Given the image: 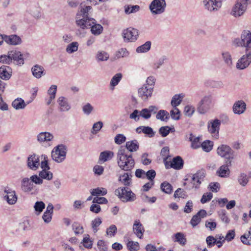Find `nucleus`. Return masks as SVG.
Returning a JSON list of instances; mask_svg holds the SVG:
<instances>
[{
	"instance_id": "obj_13",
	"label": "nucleus",
	"mask_w": 251,
	"mask_h": 251,
	"mask_svg": "<svg viewBox=\"0 0 251 251\" xmlns=\"http://www.w3.org/2000/svg\"><path fill=\"white\" fill-rule=\"evenodd\" d=\"M205 9L210 12L218 11L222 6V0H203Z\"/></svg>"
},
{
	"instance_id": "obj_51",
	"label": "nucleus",
	"mask_w": 251,
	"mask_h": 251,
	"mask_svg": "<svg viewBox=\"0 0 251 251\" xmlns=\"http://www.w3.org/2000/svg\"><path fill=\"white\" fill-rule=\"evenodd\" d=\"M127 248L129 251H137L139 250V244L137 242L129 241L127 243Z\"/></svg>"
},
{
	"instance_id": "obj_25",
	"label": "nucleus",
	"mask_w": 251,
	"mask_h": 251,
	"mask_svg": "<svg viewBox=\"0 0 251 251\" xmlns=\"http://www.w3.org/2000/svg\"><path fill=\"white\" fill-rule=\"evenodd\" d=\"M246 108V104L243 100L236 101L233 106V111L236 114L243 113Z\"/></svg>"
},
{
	"instance_id": "obj_56",
	"label": "nucleus",
	"mask_w": 251,
	"mask_h": 251,
	"mask_svg": "<svg viewBox=\"0 0 251 251\" xmlns=\"http://www.w3.org/2000/svg\"><path fill=\"white\" fill-rule=\"evenodd\" d=\"M102 221L100 218L98 217L92 221V228L93 231L96 233L98 230V226L101 224Z\"/></svg>"
},
{
	"instance_id": "obj_8",
	"label": "nucleus",
	"mask_w": 251,
	"mask_h": 251,
	"mask_svg": "<svg viewBox=\"0 0 251 251\" xmlns=\"http://www.w3.org/2000/svg\"><path fill=\"white\" fill-rule=\"evenodd\" d=\"M2 195L3 200L10 205L15 204L17 201L18 197L15 191L10 187L4 188Z\"/></svg>"
},
{
	"instance_id": "obj_30",
	"label": "nucleus",
	"mask_w": 251,
	"mask_h": 251,
	"mask_svg": "<svg viewBox=\"0 0 251 251\" xmlns=\"http://www.w3.org/2000/svg\"><path fill=\"white\" fill-rule=\"evenodd\" d=\"M5 42L10 45H17L22 43V39L17 35H5Z\"/></svg>"
},
{
	"instance_id": "obj_22",
	"label": "nucleus",
	"mask_w": 251,
	"mask_h": 251,
	"mask_svg": "<svg viewBox=\"0 0 251 251\" xmlns=\"http://www.w3.org/2000/svg\"><path fill=\"white\" fill-rule=\"evenodd\" d=\"M34 184H32L30 178L24 177L21 180V189L24 192H30L33 189Z\"/></svg>"
},
{
	"instance_id": "obj_4",
	"label": "nucleus",
	"mask_w": 251,
	"mask_h": 251,
	"mask_svg": "<svg viewBox=\"0 0 251 251\" xmlns=\"http://www.w3.org/2000/svg\"><path fill=\"white\" fill-rule=\"evenodd\" d=\"M115 194L124 202L133 201L135 199V194L128 187H120L115 191Z\"/></svg>"
},
{
	"instance_id": "obj_54",
	"label": "nucleus",
	"mask_w": 251,
	"mask_h": 251,
	"mask_svg": "<svg viewBox=\"0 0 251 251\" xmlns=\"http://www.w3.org/2000/svg\"><path fill=\"white\" fill-rule=\"evenodd\" d=\"M102 126L103 123L101 121H99L94 123L92 127L91 133L93 134H96L99 131H100Z\"/></svg>"
},
{
	"instance_id": "obj_62",
	"label": "nucleus",
	"mask_w": 251,
	"mask_h": 251,
	"mask_svg": "<svg viewBox=\"0 0 251 251\" xmlns=\"http://www.w3.org/2000/svg\"><path fill=\"white\" fill-rule=\"evenodd\" d=\"M126 140V136L123 134H118L114 138V142L118 145H121Z\"/></svg>"
},
{
	"instance_id": "obj_58",
	"label": "nucleus",
	"mask_w": 251,
	"mask_h": 251,
	"mask_svg": "<svg viewBox=\"0 0 251 251\" xmlns=\"http://www.w3.org/2000/svg\"><path fill=\"white\" fill-rule=\"evenodd\" d=\"M180 111L177 107H173L170 111L171 118L175 120H178L180 118Z\"/></svg>"
},
{
	"instance_id": "obj_7",
	"label": "nucleus",
	"mask_w": 251,
	"mask_h": 251,
	"mask_svg": "<svg viewBox=\"0 0 251 251\" xmlns=\"http://www.w3.org/2000/svg\"><path fill=\"white\" fill-rule=\"evenodd\" d=\"M212 98L210 96H205L200 100L197 105V111L201 114L207 113L210 108Z\"/></svg>"
},
{
	"instance_id": "obj_9",
	"label": "nucleus",
	"mask_w": 251,
	"mask_h": 251,
	"mask_svg": "<svg viewBox=\"0 0 251 251\" xmlns=\"http://www.w3.org/2000/svg\"><path fill=\"white\" fill-rule=\"evenodd\" d=\"M205 171L203 170L198 171L193 174L191 180V186L189 188V189H198L205 177Z\"/></svg>"
},
{
	"instance_id": "obj_33",
	"label": "nucleus",
	"mask_w": 251,
	"mask_h": 251,
	"mask_svg": "<svg viewBox=\"0 0 251 251\" xmlns=\"http://www.w3.org/2000/svg\"><path fill=\"white\" fill-rule=\"evenodd\" d=\"M132 175L130 172L125 173L119 176V180L126 186H129L131 183Z\"/></svg>"
},
{
	"instance_id": "obj_14",
	"label": "nucleus",
	"mask_w": 251,
	"mask_h": 251,
	"mask_svg": "<svg viewBox=\"0 0 251 251\" xmlns=\"http://www.w3.org/2000/svg\"><path fill=\"white\" fill-rule=\"evenodd\" d=\"M153 89L143 85L138 89V97L143 101H147L152 96Z\"/></svg>"
},
{
	"instance_id": "obj_41",
	"label": "nucleus",
	"mask_w": 251,
	"mask_h": 251,
	"mask_svg": "<svg viewBox=\"0 0 251 251\" xmlns=\"http://www.w3.org/2000/svg\"><path fill=\"white\" fill-rule=\"evenodd\" d=\"M107 190L102 187H98L91 189L90 193L92 196H104L107 194Z\"/></svg>"
},
{
	"instance_id": "obj_47",
	"label": "nucleus",
	"mask_w": 251,
	"mask_h": 251,
	"mask_svg": "<svg viewBox=\"0 0 251 251\" xmlns=\"http://www.w3.org/2000/svg\"><path fill=\"white\" fill-rule=\"evenodd\" d=\"M78 43L77 42H73L69 44L66 49V51L68 53H73L78 50Z\"/></svg>"
},
{
	"instance_id": "obj_42",
	"label": "nucleus",
	"mask_w": 251,
	"mask_h": 251,
	"mask_svg": "<svg viewBox=\"0 0 251 251\" xmlns=\"http://www.w3.org/2000/svg\"><path fill=\"white\" fill-rule=\"evenodd\" d=\"M169 117L168 112L164 110H159L156 115V119L162 121H167L169 119Z\"/></svg>"
},
{
	"instance_id": "obj_10",
	"label": "nucleus",
	"mask_w": 251,
	"mask_h": 251,
	"mask_svg": "<svg viewBox=\"0 0 251 251\" xmlns=\"http://www.w3.org/2000/svg\"><path fill=\"white\" fill-rule=\"evenodd\" d=\"M138 35V30L132 27L124 29L122 32V36L126 42H134L137 40Z\"/></svg>"
},
{
	"instance_id": "obj_46",
	"label": "nucleus",
	"mask_w": 251,
	"mask_h": 251,
	"mask_svg": "<svg viewBox=\"0 0 251 251\" xmlns=\"http://www.w3.org/2000/svg\"><path fill=\"white\" fill-rule=\"evenodd\" d=\"M49 170H42L39 173V176L41 178L50 180L52 178L53 174L52 173L49 171Z\"/></svg>"
},
{
	"instance_id": "obj_57",
	"label": "nucleus",
	"mask_w": 251,
	"mask_h": 251,
	"mask_svg": "<svg viewBox=\"0 0 251 251\" xmlns=\"http://www.w3.org/2000/svg\"><path fill=\"white\" fill-rule=\"evenodd\" d=\"M175 242H177L180 244L184 245L186 242V239L182 233L178 232L175 234Z\"/></svg>"
},
{
	"instance_id": "obj_3",
	"label": "nucleus",
	"mask_w": 251,
	"mask_h": 251,
	"mask_svg": "<svg viewBox=\"0 0 251 251\" xmlns=\"http://www.w3.org/2000/svg\"><path fill=\"white\" fill-rule=\"evenodd\" d=\"M67 147L60 144L54 148L51 151L52 159L57 163L62 162L66 158Z\"/></svg>"
},
{
	"instance_id": "obj_29",
	"label": "nucleus",
	"mask_w": 251,
	"mask_h": 251,
	"mask_svg": "<svg viewBox=\"0 0 251 251\" xmlns=\"http://www.w3.org/2000/svg\"><path fill=\"white\" fill-rule=\"evenodd\" d=\"M226 163V165L221 166L217 171L219 176L222 177H226L229 174L230 171L228 167L231 166V161L227 160Z\"/></svg>"
},
{
	"instance_id": "obj_64",
	"label": "nucleus",
	"mask_w": 251,
	"mask_h": 251,
	"mask_svg": "<svg viewBox=\"0 0 251 251\" xmlns=\"http://www.w3.org/2000/svg\"><path fill=\"white\" fill-rule=\"evenodd\" d=\"M45 207V203L42 201H37L35 202L34 206V209L36 211L40 213Z\"/></svg>"
},
{
	"instance_id": "obj_15",
	"label": "nucleus",
	"mask_w": 251,
	"mask_h": 251,
	"mask_svg": "<svg viewBox=\"0 0 251 251\" xmlns=\"http://www.w3.org/2000/svg\"><path fill=\"white\" fill-rule=\"evenodd\" d=\"M251 63V52L246 51V54L243 55L236 63V68L239 70H243Z\"/></svg>"
},
{
	"instance_id": "obj_49",
	"label": "nucleus",
	"mask_w": 251,
	"mask_h": 251,
	"mask_svg": "<svg viewBox=\"0 0 251 251\" xmlns=\"http://www.w3.org/2000/svg\"><path fill=\"white\" fill-rule=\"evenodd\" d=\"M160 187L161 190L166 194H171L172 192L173 189L172 185L167 181L162 183Z\"/></svg>"
},
{
	"instance_id": "obj_18",
	"label": "nucleus",
	"mask_w": 251,
	"mask_h": 251,
	"mask_svg": "<svg viewBox=\"0 0 251 251\" xmlns=\"http://www.w3.org/2000/svg\"><path fill=\"white\" fill-rule=\"evenodd\" d=\"M28 167L33 170H36L40 166L39 156L35 154L30 155L27 159Z\"/></svg>"
},
{
	"instance_id": "obj_40",
	"label": "nucleus",
	"mask_w": 251,
	"mask_h": 251,
	"mask_svg": "<svg viewBox=\"0 0 251 251\" xmlns=\"http://www.w3.org/2000/svg\"><path fill=\"white\" fill-rule=\"evenodd\" d=\"M222 56L225 63L228 67H231L232 65V61L230 53L228 51L223 52L222 53Z\"/></svg>"
},
{
	"instance_id": "obj_38",
	"label": "nucleus",
	"mask_w": 251,
	"mask_h": 251,
	"mask_svg": "<svg viewBox=\"0 0 251 251\" xmlns=\"http://www.w3.org/2000/svg\"><path fill=\"white\" fill-rule=\"evenodd\" d=\"M109 57L108 53L103 50H99L96 55V58L98 61H106Z\"/></svg>"
},
{
	"instance_id": "obj_34",
	"label": "nucleus",
	"mask_w": 251,
	"mask_h": 251,
	"mask_svg": "<svg viewBox=\"0 0 251 251\" xmlns=\"http://www.w3.org/2000/svg\"><path fill=\"white\" fill-rule=\"evenodd\" d=\"M126 150L128 151L133 152L137 151L139 149V144L137 140H134L128 141L126 143Z\"/></svg>"
},
{
	"instance_id": "obj_36",
	"label": "nucleus",
	"mask_w": 251,
	"mask_h": 251,
	"mask_svg": "<svg viewBox=\"0 0 251 251\" xmlns=\"http://www.w3.org/2000/svg\"><path fill=\"white\" fill-rule=\"evenodd\" d=\"M184 98V95L182 94H176L174 95L171 100V104L173 107H176L179 105Z\"/></svg>"
},
{
	"instance_id": "obj_11",
	"label": "nucleus",
	"mask_w": 251,
	"mask_h": 251,
	"mask_svg": "<svg viewBox=\"0 0 251 251\" xmlns=\"http://www.w3.org/2000/svg\"><path fill=\"white\" fill-rule=\"evenodd\" d=\"M220 125L221 121L217 119L209 121L208 122V131L215 139H218L219 137V131Z\"/></svg>"
},
{
	"instance_id": "obj_6",
	"label": "nucleus",
	"mask_w": 251,
	"mask_h": 251,
	"mask_svg": "<svg viewBox=\"0 0 251 251\" xmlns=\"http://www.w3.org/2000/svg\"><path fill=\"white\" fill-rule=\"evenodd\" d=\"M166 3L165 0H153L149 5L151 13L153 15L163 13L166 9Z\"/></svg>"
},
{
	"instance_id": "obj_60",
	"label": "nucleus",
	"mask_w": 251,
	"mask_h": 251,
	"mask_svg": "<svg viewBox=\"0 0 251 251\" xmlns=\"http://www.w3.org/2000/svg\"><path fill=\"white\" fill-rule=\"evenodd\" d=\"M117 228L115 225H112L106 229V234L110 237H114L117 233Z\"/></svg>"
},
{
	"instance_id": "obj_32",
	"label": "nucleus",
	"mask_w": 251,
	"mask_h": 251,
	"mask_svg": "<svg viewBox=\"0 0 251 251\" xmlns=\"http://www.w3.org/2000/svg\"><path fill=\"white\" fill-rule=\"evenodd\" d=\"M27 104H26L24 100L22 98H17L12 102V107L16 110H20L24 109Z\"/></svg>"
},
{
	"instance_id": "obj_1",
	"label": "nucleus",
	"mask_w": 251,
	"mask_h": 251,
	"mask_svg": "<svg viewBox=\"0 0 251 251\" xmlns=\"http://www.w3.org/2000/svg\"><path fill=\"white\" fill-rule=\"evenodd\" d=\"M125 148L121 147L117 153L118 166L123 170L130 172L135 165V161L131 154H128Z\"/></svg>"
},
{
	"instance_id": "obj_16",
	"label": "nucleus",
	"mask_w": 251,
	"mask_h": 251,
	"mask_svg": "<svg viewBox=\"0 0 251 251\" xmlns=\"http://www.w3.org/2000/svg\"><path fill=\"white\" fill-rule=\"evenodd\" d=\"M183 160L179 156L175 157L171 162L166 161L165 162V165L167 169L172 168L176 170H180L182 169L183 166Z\"/></svg>"
},
{
	"instance_id": "obj_5",
	"label": "nucleus",
	"mask_w": 251,
	"mask_h": 251,
	"mask_svg": "<svg viewBox=\"0 0 251 251\" xmlns=\"http://www.w3.org/2000/svg\"><path fill=\"white\" fill-rule=\"evenodd\" d=\"M251 3V0H237L232 8L231 15L235 17L242 15L247 9V5Z\"/></svg>"
},
{
	"instance_id": "obj_20",
	"label": "nucleus",
	"mask_w": 251,
	"mask_h": 251,
	"mask_svg": "<svg viewBox=\"0 0 251 251\" xmlns=\"http://www.w3.org/2000/svg\"><path fill=\"white\" fill-rule=\"evenodd\" d=\"M207 214L205 210H200L196 215H194L191 220L190 224L194 227L197 226L201 221L202 218L206 217Z\"/></svg>"
},
{
	"instance_id": "obj_63",
	"label": "nucleus",
	"mask_w": 251,
	"mask_h": 251,
	"mask_svg": "<svg viewBox=\"0 0 251 251\" xmlns=\"http://www.w3.org/2000/svg\"><path fill=\"white\" fill-rule=\"evenodd\" d=\"M30 179L31 180L32 184L35 183L37 185H41L43 183V180L39 176L34 175L30 177Z\"/></svg>"
},
{
	"instance_id": "obj_52",
	"label": "nucleus",
	"mask_w": 251,
	"mask_h": 251,
	"mask_svg": "<svg viewBox=\"0 0 251 251\" xmlns=\"http://www.w3.org/2000/svg\"><path fill=\"white\" fill-rule=\"evenodd\" d=\"M72 228L75 235L81 234L83 233V227L78 223L74 222L72 224Z\"/></svg>"
},
{
	"instance_id": "obj_12",
	"label": "nucleus",
	"mask_w": 251,
	"mask_h": 251,
	"mask_svg": "<svg viewBox=\"0 0 251 251\" xmlns=\"http://www.w3.org/2000/svg\"><path fill=\"white\" fill-rule=\"evenodd\" d=\"M233 151L231 148L226 145H221L219 146L217 150V154L222 157L229 159L233 158Z\"/></svg>"
},
{
	"instance_id": "obj_24",
	"label": "nucleus",
	"mask_w": 251,
	"mask_h": 251,
	"mask_svg": "<svg viewBox=\"0 0 251 251\" xmlns=\"http://www.w3.org/2000/svg\"><path fill=\"white\" fill-rule=\"evenodd\" d=\"M57 102L59 106V110L62 112H66L71 109L68 100L64 97H60L57 99Z\"/></svg>"
},
{
	"instance_id": "obj_37",
	"label": "nucleus",
	"mask_w": 251,
	"mask_h": 251,
	"mask_svg": "<svg viewBox=\"0 0 251 251\" xmlns=\"http://www.w3.org/2000/svg\"><path fill=\"white\" fill-rule=\"evenodd\" d=\"M122 77V75L121 73L117 74L112 77L110 83L111 90H114V87L117 85L121 81Z\"/></svg>"
},
{
	"instance_id": "obj_26",
	"label": "nucleus",
	"mask_w": 251,
	"mask_h": 251,
	"mask_svg": "<svg viewBox=\"0 0 251 251\" xmlns=\"http://www.w3.org/2000/svg\"><path fill=\"white\" fill-rule=\"evenodd\" d=\"M9 52V57L11 60L16 61V63L19 65H23L24 63L23 54L19 51L11 50Z\"/></svg>"
},
{
	"instance_id": "obj_2",
	"label": "nucleus",
	"mask_w": 251,
	"mask_h": 251,
	"mask_svg": "<svg viewBox=\"0 0 251 251\" xmlns=\"http://www.w3.org/2000/svg\"><path fill=\"white\" fill-rule=\"evenodd\" d=\"M234 43L237 46H242L246 48V51L251 52V32L244 30L241 35V40L236 39Z\"/></svg>"
},
{
	"instance_id": "obj_53",
	"label": "nucleus",
	"mask_w": 251,
	"mask_h": 251,
	"mask_svg": "<svg viewBox=\"0 0 251 251\" xmlns=\"http://www.w3.org/2000/svg\"><path fill=\"white\" fill-rule=\"evenodd\" d=\"M213 146V142L209 140L204 141L201 144V146L202 150L206 152H209L212 149Z\"/></svg>"
},
{
	"instance_id": "obj_48",
	"label": "nucleus",
	"mask_w": 251,
	"mask_h": 251,
	"mask_svg": "<svg viewBox=\"0 0 251 251\" xmlns=\"http://www.w3.org/2000/svg\"><path fill=\"white\" fill-rule=\"evenodd\" d=\"M238 182L242 186L245 187L249 182V178L245 173H241L238 177Z\"/></svg>"
},
{
	"instance_id": "obj_43",
	"label": "nucleus",
	"mask_w": 251,
	"mask_h": 251,
	"mask_svg": "<svg viewBox=\"0 0 251 251\" xmlns=\"http://www.w3.org/2000/svg\"><path fill=\"white\" fill-rule=\"evenodd\" d=\"M167 60V56L165 55L162 56L156 61V62L153 63L152 66V68L155 70L159 69L160 67L162 66Z\"/></svg>"
},
{
	"instance_id": "obj_27",
	"label": "nucleus",
	"mask_w": 251,
	"mask_h": 251,
	"mask_svg": "<svg viewBox=\"0 0 251 251\" xmlns=\"http://www.w3.org/2000/svg\"><path fill=\"white\" fill-rule=\"evenodd\" d=\"M80 10L77 13V18H81V17L86 19L90 18L89 17V13L92 9L91 6L83 5V3L80 4Z\"/></svg>"
},
{
	"instance_id": "obj_55",
	"label": "nucleus",
	"mask_w": 251,
	"mask_h": 251,
	"mask_svg": "<svg viewBox=\"0 0 251 251\" xmlns=\"http://www.w3.org/2000/svg\"><path fill=\"white\" fill-rule=\"evenodd\" d=\"M140 9V6L139 5H128L125 7V11L126 14H130L135 13L138 11Z\"/></svg>"
},
{
	"instance_id": "obj_31",
	"label": "nucleus",
	"mask_w": 251,
	"mask_h": 251,
	"mask_svg": "<svg viewBox=\"0 0 251 251\" xmlns=\"http://www.w3.org/2000/svg\"><path fill=\"white\" fill-rule=\"evenodd\" d=\"M10 68L5 65H3L0 67V77L3 80L9 79L11 75L10 74Z\"/></svg>"
},
{
	"instance_id": "obj_28",
	"label": "nucleus",
	"mask_w": 251,
	"mask_h": 251,
	"mask_svg": "<svg viewBox=\"0 0 251 251\" xmlns=\"http://www.w3.org/2000/svg\"><path fill=\"white\" fill-rule=\"evenodd\" d=\"M133 230L134 233L138 238L141 239L143 237L145 230L142 225L140 223L139 221H135L133 226Z\"/></svg>"
},
{
	"instance_id": "obj_44",
	"label": "nucleus",
	"mask_w": 251,
	"mask_h": 251,
	"mask_svg": "<svg viewBox=\"0 0 251 251\" xmlns=\"http://www.w3.org/2000/svg\"><path fill=\"white\" fill-rule=\"evenodd\" d=\"M151 46V42L150 41L146 42L144 44L138 47L136 49V51L138 53H143L148 51Z\"/></svg>"
},
{
	"instance_id": "obj_17",
	"label": "nucleus",
	"mask_w": 251,
	"mask_h": 251,
	"mask_svg": "<svg viewBox=\"0 0 251 251\" xmlns=\"http://www.w3.org/2000/svg\"><path fill=\"white\" fill-rule=\"evenodd\" d=\"M76 24L81 29L89 28L92 24L95 23V20L93 18H76Z\"/></svg>"
},
{
	"instance_id": "obj_35",
	"label": "nucleus",
	"mask_w": 251,
	"mask_h": 251,
	"mask_svg": "<svg viewBox=\"0 0 251 251\" xmlns=\"http://www.w3.org/2000/svg\"><path fill=\"white\" fill-rule=\"evenodd\" d=\"M95 21V23L92 24V25L89 26L91 28V33L94 35L98 36L103 31V27L100 24H96Z\"/></svg>"
},
{
	"instance_id": "obj_50",
	"label": "nucleus",
	"mask_w": 251,
	"mask_h": 251,
	"mask_svg": "<svg viewBox=\"0 0 251 251\" xmlns=\"http://www.w3.org/2000/svg\"><path fill=\"white\" fill-rule=\"evenodd\" d=\"M129 55V52L125 48H121L115 53V59H119L121 57H126Z\"/></svg>"
},
{
	"instance_id": "obj_19",
	"label": "nucleus",
	"mask_w": 251,
	"mask_h": 251,
	"mask_svg": "<svg viewBox=\"0 0 251 251\" xmlns=\"http://www.w3.org/2000/svg\"><path fill=\"white\" fill-rule=\"evenodd\" d=\"M158 110V108L153 105L150 106L148 108L143 109L140 111V115L145 119H148L150 118L151 114L156 113Z\"/></svg>"
},
{
	"instance_id": "obj_61",
	"label": "nucleus",
	"mask_w": 251,
	"mask_h": 251,
	"mask_svg": "<svg viewBox=\"0 0 251 251\" xmlns=\"http://www.w3.org/2000/svg\"><path fill=\"white\" fill-rule=\"evenodd\" d=\"M195 111V108L192 105H186L184 107V112L186 116L191 117Z\"/></svg>"
},
{
	"instance_id": "obj_45",
	"label": "nucleus",
	"mask_w": 251,
	"mask_h": 251,
	"mask_svg": "<svg viewBox=\"0 0 251 251\" xmlns=\"http://www.w3.org/2000/svg\"><path fill=\"white\" fill-rule=\"evenodd\" d=\"M114 155L112 151H105L101 152L100 154V159L103 162L107 161L108 159L112 158Z\"/></svg>"
},
{
	"instance_id": "obj_39",
	"label": "nucleus",
	"mask_w": 251,
	"mask_h": 251,
	"mask_svg": "<svg viewBox=\"0 0 251 251\" xmlns=\"http://www.w3.org/2000/svg\"><path fill=\"white\" fill-rule=\"evenodd\" d=\"M189 140L191 142V147L194 149L199 148L201 145L199 137H195L192 133L190 134Z\"/></svg>"
},
{
	"instance_id": "obj_21",
	"label": "nucleus",
	"mask_w": 251,
	"mask_h": 251,
	"mask_svg": "<svg viewBox=\"0 0 251 251\" xmlns=\"http://www.w3.org/2000/svg\"><path fill=\"white\" fill-rule=\"evenodd\" d=\"M53 139V135L49 132H41L37 135V141L40 144L49 142Z\"/></svg>"
},
{
	"instance_id": "obj_23",
	"label": "nucleus",
	"mask_w": 251,
	"mask_h": 251,
	"mask_svg": "<svg viewBox=\"0 0 251 251\" xmlns=\"http://www.w3.org/2000/svg\"><path fill=\"white\" fill-rule=\"evenodd\" d=\"M31 72L32 75L36 78H40L42 76L46 75V72L44 68L38 64L34 65L31 68Z\"/></svg>"
},
{
	"instance_id": "obj_59",
	"label": "nucleus",
	"mask_w": 251,
	"mask_h": 251,
	"mask_svg": "<svg viewBox=\"0 0 251 251\" xmlns=\"http://www.w3.org/2000/svg\"><path fill=\"white\" fill-rule=\"evenodd\" d=\"M82 109L85 115H89L93 111L94 107L90 103H87L82 106Z\"/></svg>"
}]
</instances>
